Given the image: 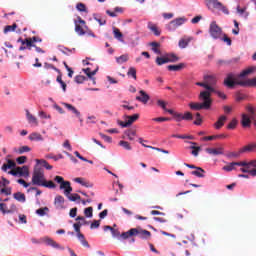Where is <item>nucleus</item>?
I'll list each match as a JSON object with an SVG mask.
<instances>
[{
  "instance_id": "nucleus-1",
  "label": "nucleus",
  "mask_w": 256,
  "mask_h": 256,
  "mask_svg": "<svg viewBox=\"0 0 256 256\" xmlns=\"http://www.w3.org/2000/svg\"><path fill=\"white\" fill-rule=\"evenodd\" d=\"M251 73H255V67L253 66L243 70L238 75L233 72H230L224 79V85L225 87H228V89H234L235 85H240L241 87H247V85H250L251 87H255L256 77L249 79L248 81L239 80L244 79V77H247V75H251Z\"/></svg>"
},
{
  "instance_id": "nucleus-2",
  "label": "nucleus",
  "mask_w": 256,
  "mask_h": 256,
  "mask_svg": "<svg viewBox=\"0 0 256 256\" xmlns=\"http://www.w3.org/2000/svg\"><path fill=\"white\" fill-rule=\"evenodd\" d=\"M36 163L37 164L34 167V172L32 176V185H38L39 187H41L43 181H45V170L43 169V167L48 171H51V169H53V166L49 165V163L43 159H36Z\"/></svg>"
},
{
  "instance_id": "nucleus-3",
  "label": "nucleus",
  "mask_w": 256,
  "mask_h": 256,
  "mask_svg": "<svg viewBox=\"0 0 256 256\" xmlns=\"http://www.w3.org/2000/svg\"><path fill=\"white\" fill-rule=\"evenodd\" d=\"M199 99L200 101H202V103L191 102L189 104V107L190 109H192V111H201V109H211L213 100L209 98V92H201L199 95Z\"/></svg>"
},
{
  "instance_id": "nucleus-4",
  "label": "nucleus",
  "mask_w": 256,
  "mask_h": 256,
  "mask_svg": "<svg viewBox=\"0 0 256 256\" xmlns=\"http://www.w3.org/2000/svg\"><path fill=\"white\" fill-rule=\"evenodd\" d=\"M111 235L119 241H125L127 239H130L133 236H137L138 234V229L137 228H132L128 230L127 232H119V230H111Z\"/></svg>"
},
{
  "instance_id": "nucleus-5",
  "label": "nucleus",
  "mask_w": 256,
  "mask_h": 256,
  "mask_svg": "<svg viewBox=\"0 0 256 256\" xmlns=\"http://www.w3.org/2000/svg\"><path fill=\"white\" fill-rule=\"evenodd\" d=\"M246 111L250 116L247 114H242L241 125L242 127H251V121L255 119V107L248 104L246 106Z\"/></svg>"
},
{
  "instance_id": "nucleus-6",
  "label": "nucleus",
  "mask_w": 256,
  "mask_h": 256,
  "mask_svg": "<svg viewBox=\"0 0 256 256\" xmlns=\"http://www.w3.org/2000/svg\"><path fill=\"white\" fill-rule=\"evenodd\" d=\"M205 3L208 9H217L218 11H222L224 15H229V9L223 3L219 2V0H205Z\"/></svg>"
},
{
  "instance_id": "nucleus-7",
  "label": "nucleus",
  "mask_w": 256,
  "mask_h": 256,
  "mask_svg": "<svg viewBox=\"0 0 256 256\" xmlns=\"http://www.w3.org/2000/svg\"><path fill=\"white\" fill-rule=\"evenodd\" d=\"M54 181L59 185L60 191H64V193H71L73 191L71 182L65 181L63 176H55Z\"/></svg>"
},
{
  "instance_id": "nucleus-8",
  "label": "nucleus",
  "mask_w": 256,
  "mask_h": 256,
  "mask_svg": "<svg viewBox=\"0 0 256 256\" xmlns=\"http://www.w3.org/2000/svg\"><path fill=\"white\" fill-rule=\"evenodd\" d=\"M185 23H187V18L185 17H179L176 18L172 21H170L167 25H166V29L167 31H177L178 27H181V25H185Z\"/></svg>"
},
{
  "instance_id": "nucleus-9",
  "label": "nucleus",
  "mask_w": 256,
  "mask_h": 256,
  "mask_svg": "<svg viewBox=\"0 0 256 256\" xmlns=\"http://www.w3.org/2000/svg\"><path fill=\"white\" fill-rule=\"evenodd\" d=\"M209 34L212 39H221V36L223 35V29L217 25V22L213 21L209 27Z\"/></svg>"
},
{
  "instance_id": "nucleus-10",
  "label": "nucleus",
  "mask_w": 256,
  "mask_h": 256,
  "mask_svg": "<svg viewBox=\"0 0 256 256\" xmlns=\"http://www.w3.org/2000/svg\"><path fill=\"white\" fill-rule=\"evenodd\" d=\"M125 119H126L125 122L118 120V125H120V127H122V128L131 127L133 125V123H135V121H137V119H139V114H134L132 116L125 115Z\"/></svg>"
},
{
  "instance_id": "nucleus-11",
  "label": "nucleus",
  "mask_w": 256,
  "mask_h": 256,
  "mask_svg": "<svg viewBox=\"0 0 256 256\" xmlns=\"http://www.w3.org/2000/svg\"><path fill=\"white\" fill-rule=\"evenodd\" d=\"M9 180L7 178H0V193H11V188L7 187Z\"/></svg>"
},
{
  "instance_id": "nucleus-12",
  "label": "nucleus",
  "mask_w": 256,
  "mask_h": 256,
  "mask_svg": "<svg viewBox=\"0 0 256 256\" xmlns=\"http://www.w3.org/2000/svg\"><path fill=\"white\" fill-rule=\"evenodd\" d=\"M43 241H45L44 243L46 246H51L58 250H64L63 246L59 245L58 242H56L55 240H53L51 238L45 237V238H43Z\"/></svg>"
},
{
  "instance_id": "nucleus-13",
  "label": "nucleus",
  "mask_w": 256,
  "mask_h": 256,
  "mask_svg": "<svg viewBox=\"0 0 256 256\" xmlns=\"http://www.w3.org/2000/svg\"><path fill=\"white\" fill-rule=\"evenodd\" d=\"M62 105L65 107V109H67V111H70V113H73V115H75V117H81V112L79 110H77V108H75V106L67 103V102H62Z\"/></svg>"
},
{
  "instance_id": "nucleus-14",
  "label": "nucleus",
  "mask_w": 256,
  "mask_h": 256,
  "mask_svg": "<svg viewBox=\"0 0 256 256\" xmlns=\"http://www.w3.org/2000/svg\"><path fill=\"white\" fill-rule=\"evenodd\" d=\"M16 171L18 172V177H24L25 179H27V177H29V167L28 166L16 167Z\"/></svg>"
},
{
  "instance_id": "nucleus-15",
  "label": "nucleus",
  "mask_w": 256,
  "mask_h": 256,
  "mask_svg": "<svg viewBox=\"0 0 256 256\" xmlns=\"http://www.w3.org/2000/svg\"><path fill=\"white\" fill-rule=\"evenodd\" d=\"M54 207L57 210H63L64 209V197L63 196H56L54 198Z\"/></svg>"
},
{
  "instance_id": "nucleus-16",
  "label": "nucleus",
  "mask_w": 256,
  "mask_h": 256,
  "mask_svg": "<svg viewBox=\"0 0 256 256\" xmlns=\"http://www.w3.org/2000/svg\"><path fill=\"white\" fill-rule=\"evenodd\" d=\"M17 168V164L15 163V161L8 159L7 163H4L1 167L2 171H4L5 173H7L8 169H16Z\"/></svg>"
},
{
  "instance_id": "nucleus-17",
  "label": "nucleus",
  "mask_w": 256,
  "mask_h": 256,
  "mask_svg": "<svg viewBox=\"0 0 256 256\" xmlns=\"http://www.w3.org/2000/svg\"><path fill=\"white\" fill-rule=\"evenodd\" d=\"M0 211L2 214H11L14 213V211H17V208L15 205H12V208L10 210H7V204L5 203H0Z\"/></svg>"
},
{
  "instance_id": "nucleus-18",
  "label": "nucleus",
  "mask_w": 256,
  "mask_h": 256,
  "mask_svg": "<svg viewBox=\"0 0 256 256\" xmlns=\"http://www.w3.org/2000/svg\"><path fill=\"white\" fill-rule=\"evenodd\" d=\"M17 43H21V45H26L28 51H31V47H35V44H33L31 40H29V38H18Z\"/></svg>"
},
{
  "instance_id": "nucleus-19",
  "label": "nucleus",
  "mask_w": 256,
  "mask_h": 256,
  "mask_svg": "<svg viewBox=\"0 0 256 256\" xmlns=\"http://www.w3.org/2000/svg\"><path fill=\"white\" fill-rule=\"evenodd\" d=\"M206 153L209 155H223V148H206Z\"/></svg>"
},
{
  "instance_id": "nucleus-20",
  "label": "nucleus",
  "mask_w": 256,
  "mask_h": 256,
  "mask_svg": "<svg viewBox=\"0 0 256 256\" xmlns=\"http://www.w3.org/2000/svg\"><path fill=\"white\" fill-rule=\"evenodd\" d=\"M139 93L141 96H137L136 101H140V103L146 104L149 101L150 97L143 90H140Z\"/></svg>"
},
{
  "instance_id": "nucleus-21",
  "label": "nucleus",
  "mask_w": 256,
  "mask_h": 256,
  "mask_svg": "<svg viewBox=\"0 0 256 256\" xmlns=\"http://www.w3.org/2000/svg\"><path fill=\"white\" fill-rule=\"evenodd\" d=\"M26 118L30 125H39V122H37V118L33 116V114L29 112V110H26Z\"/></svg>"
},
{
  "instance_id": "nucleus-22",
  "label": "nucleus",
  "mask_w": 256,
  "mask_h": 256,
  "mask_svg": "<svg viewBox=\"0 0 256 256\" xmlns=\"http://www.w3.org/2000/svg\"><path fill=\"white\" fill-rule=\"evenodd\" d=\"M191 175H194L195 177H199V179L205 178V170L201 167H198L196 170L191 172Z\"/></svg>"
},
{
  "instance_id": "nucleus-23",
  "label": "nucleus",
  "mask_w": 256,
  "mask_h": 256,
  "mask_svg": "<svg viewBox=\"0 0 256 256\" xmlns=\"http://www.w3.org/2000/svg\"><path fill=\"white\" fill-rule=\"evenodd\" d=\"M113 34L114 38L120 41V43H125V40H123V33H121V30H119V28H114Z\"/></svg>"
},
{
  "instance_id": "nucleus-24",
  "label": "nucleus",
  "mask_w": 256,
  "mask_h": 256,
  "mask_svg": "<svg viewBox=\"0 0 256 256\" xmlns=\"http://www.w3.org/2000/svg\"><path fill=\"white\" fill-rule=\"evenodd\" d=\"M256 149V143L255 144H249L247 146H244L240 149V153H251V151H255Z\"/></svg>"
},
{
  "instance_id": "nucleus-25",
  "label": "nucleus",
  "mask_w": 256,
  "mask_h": 256,
  "mask_svg": "<svg viewBox=\"0 0 256 256\" xmlns=\"http://www.w3.org/2000/svg\"><path fill=\"white\" fill-rule=\"evenodd\" d=\"M227 120V116L222 115L219 117L218 121L214 124L216 129H221Z\"/></svg>"
},
{
  "instance_id": "nucleus-26",
  "label": "nucleus",
  "mask_w": 256,
  "mask_h": 256,
  "mask_svg": "<svg viewBox=\"0 0 256 256\" xmlns=\"http://www.w3.org/2000/svg\"><path fill=\"white\" fill-rule=\"evenodd\" d=\"M40 187H46L47 189H56L57 184H55V182H53L51 180H49V181L44 180L42 182V185H40Z\"/></svg>"
},
{
  "instance_id": "nucleus-27",
  "label": "nucleus",
  "mask_w": 256,
  "mask_h": 256,
  "mask_svg": "<svg viewBox=\"0 0 256 256\" xmlns=\"http://www.w3.org/2000/svg\"><path fill=\"white\" fill-rule=\"evenodd\" d=\"M185 63H180L177 65H168L167 69L168 71H181V69H184Z\"/></svg>"
},
{
  "instance_id": "nucleus-28",
  "label": "nucleus",
  "mask_w": 256,
  "mask_h": 256,
  "mask_svg": "<svg viewBox=\"0 0 256 256\" xmlns=\"http://www.w3.org/2000/svg\"><path fill=\"white\" fill-rule=\"evenodd\" d=\"M136 235H138L140 239H149L151 237V232L147 230H138Z\"/></svg>"
},
{
  "instance_id": "nucleus-29",
  "label": "nucleus",
  "mask_w": 256,
  "mask_h": 256,
  "mask_svg": "<svg viewBox=\"0 0 256 256\" xmlns=\"http://www.w3.org/2000/svg\"><path fill=\"white\" fill-rule=\"evenodd\" d=\"M85 75H87L88 79H94L93 76L97 75L99 68H96L94 71H91V68L83 69Z\"/></svg>"
},
{
  "instance_id": "nucleus-30",
  "label": "nucleus",
  "mask_w": 256,
  "mask_h": 256,
  "mask_svg": "<svg viewBox=\"0 0 256 256\" xmlns=\"http://www.w3.org/2000/svg\"><path fill=\"white\" fill-rule=\"evenodd\" d=\"M128 61H129L128 54H123L119 57H116V63H118V65H123V63H127Z\"/></svg>"
},
{
  "instance_id": "nucleus-31",
  "label": "nucleus",
  "mask_w": 256,
  "mask_h": 256,
  "mask_svg": "<svg viewBox=\"0 0 256 256\" xmlns=\"http://www.w3.org/2000/svg\"><path fill=\"white\" fill-rule=\"evenodd\" d=\"M150 47H152V51L156 53V55H161V50L159 49L161 44L159 42H151Z\"/></svg>"
},
{
  "instance_id": "nucleus-32",
  "label": "nucleus",
  "mask_w": 256,
  "mask_h": 256,
  "mask_svg": "<svg viewBox=\"0 0 256 256\" xmlns=\"http://www.w3.org/2000/svg\"><path fill=\"white\" fill-rule=\"evenodd\" d=\"M148 29H150V31H152L156 37L161 35L159 28H157V26L153 25L151 22L148 23Z\"/></svg>"
},
{
  "instance_id": "nucleus-33",
  "label": "nucleus",
  "mask_w": 256,
  "mask_h": 256,
  "mask_svg": "<svg viewBox=\"0 0 256 256\" xmlns=\"http://www.w3.org/2000/svg\"><path fill=\"white\" fill-rule=\"evenodd\" d=\"M30 141H43V136L37 132L29 135Z\"/></svg>"
},
{
  "instance_id": "nucleus-34",
  "label": "nucleus",
  "mask_w": 256,
  "mask_h": 256,
  "mask_svg": "<svg viewBox=\"0 0 256 256\" xmlns=\"http://www.w3.org/2000/svg\"><path fill=\"white\" fill-rule=\"evenodd\" d=\"M239 58H233L230 60H218V65H231V63H237Z\"/></svg>"
},
{
  "instance_id": "nucleus-35",
  "label": "nucleus",
  "mask_w": 256,
  "mask_h": 256,
  "mask_svg": "<svg viewBox=\"0 0 256 256\" xmlns=\"http://www.w3.org/2000/svg\"><path fill=\"white\" fill-rule=\"evenodd\" d=\"M205 81H206V85H210V86H213L215 85V83H217V79H215V77L213 76H205L204 77Z\"/></svg>"
},
{
  "instance_id": "nucleus-36",
  "label": "nucleus",
  "mask_w": 256,
  "mask_h": 256,
  "mask_svg": "<svg viewBox=\"0 0 256 256\" xmlns=\"http://www.w3.org/2000/svg\"><path fill=\"white\" fill-rule=\"evenodd\" d=\"M15 29H17V24L14 23L13 25H7L5 26L3 33L7 35V33H13Z\"/></svg>"
},
{
  "instance_id": "nucleus-37",
  "label": "nucleus",
  "mask_w": 256,
  "mask_h": 256,
  "mask_svg": "<svg viewBox=\"0 0 256 256\" xmlns=\"http://www.w3.org/2000/svg\"><path fill=\"white\" fill-rule=\"evenodd\" d=\"M166 59L168 63H177V61H179V57L175 54H166Z\"/></svg>"
},
{
  "instance_id": "nucleus-38",
  "label": "nucleus",
  "mask_w": 256,
  "mask_h": 256,
  "mask_svg": "<svg viewBox=\"0 0 256 256\" xmlns=\"http://www.w3.org/2000/svg\"><path fill=\"white\" fill-rule=\"evenodd\" d=\"M205 89L206 91H202V93H208L209 99H211V93H215V94L217 93V89H215L213 86L209 84H207Z\"/></svg>"
},
{
  "instance_id": "nucleus-39",
  "label": "nucleus",
  "mask_w": 256,
  "mask_h": 256,
  "mask_svg": "<svg viewBox=\"0 0 256 256\" xmlns=\"http://www.w3.org/2000/svg\"><path fill=\"white\" fill-rule=\"evenodd\" d=\"M124 135L129 139V141H133V137L137 135V132H135V130H127L124 132Z\"/></svg>"
},
{
  "instance_id": "nucleus-40",
  "label": "nucleus",
  "mask_w": 256,
  "mask_h": 256,
  "mask_svg": "<svg viewBox=\"0 0 256 256\" xmlns=\"http://www.w3.org/2000/svg\"><path fill=\"white\" fill-rule=\"evenodd\" d=\"M65 196H67V198L72 202H75L81 199V197L78 194L67 193L65 194Z\"/></svg>"
},
{
  "instance_id": "nucleus-41",
  "label": "nucleus",
  "mask_w": 256,
  "mask_h": 256,
  "mask_svg": "<svg viewBox=\"0 0 256 256\" xmlns=\"http://www.w3.org/2000/svg\"><path fill=\"white\" fill-rule=\"evenodd\" d=\"M119 145H120V147H123V149H125L126 151H131V149H133V148L131 147V144H129V142L124 141V140H121V141L119 142Z\"/></svg>"
},
{
  "instance_id": "nucleus-42",
  "label": "nucleus",
  "mask_w": 256,
  "mask_h": 256,
  "mask_svg": "<svg viewBox=\"0 0 256 256\" xmlns=\"http://www.w3.org/2000/svg\"><path fill=\"white\" fill-rule=\"evenodd\" d=\"M189 43H191V38L188 40H185V39L179 40L178 45H179L180 49H185L187 47V45H189Z\"/></svg>"
},
{
  "instance_id": "nucleus-43",
  "label": "nucleus",
  "mask_w": 256,
  "mask_h": 256,
  "mask_svg": "<svg viewBox=\"0 0 256 256\" xmlns=\"http://www.w3.org/2000/svg\"><path fill=\"white\" fill-rule=\"evenodd\" d=\"M235 167H237V162H231L230 164L223 167L224 171H233L235 170Z\"/></svg>"
},
{
  "instance_id": "nucleus-44",
  "label": "nucleus",
  "mask_w": 256,
  "mask_h": 256,
  "mask_svg": "<svg viewBox=\"0 0 256 256\" xmlns=\"http://www.w3.org/2000/svg\"><path fill=\"white\" fill-rule=\"evenodd\" d=\"M128 77H132L133 79H137V70L134 67H130L127 72Z\"/></svg>"
},
{
  "instance_id": "nucleus-45",
  "label": "nucleus",
  "mask_w": 256,
  "mask_h": 256,
  "mask_svg": "<svg viewBox=\"0 0 256 256\" xmlns=\"http://www.w3.org/2000/svg\"><path fill=\"white\" fill-rule=\"evenodd\" d=\"M48 211L49 210L47 207L39 208L36 210V214L39 215L40 217H44L45 215H47Z\"/></svg>"
},
{
  "instance_id": "nucleus-46",
  "label": "nucleus",
  "mask_w": 256,
  "mask_h": 256,
  "mask_svg": "<svg viewBox=\"0 0 256 256\" xmlns=\"http://www.w3.org/2000/svg\"><path fill=\"white\" fill-rule=\"evenodd\" d=\"M241 150H239V152H229L228 154H227V157L229 158V159H238V157H241Z\"/></svg>"
},
{
  "instance_id": "nucleus-47",
  "label": "nucleus",
  "mask_w": 256,
  "mask_h": 256,
  "mask_svg": "<svg viewBox=\"0 0 256 256\" xmlns=\"http://www.w3.org/2000/svg\"><path fill=\"white\" fill-rule=\"evenodd\" d=\"M14 199L17 200L18 202L24 203L25 202V194L15 193Z\"/></svg>"
},
{
  "instance_id": "nucleus-48",
  "label": "nucleus",
  "mask_w": 256,
  "mask_h": 256,
  "mask_svg": "<svg viewBox=\"0 0 256 256\" xmlns=\"http://www.w3.org/2000/svg\"><path fill=\"white\" fill-rule=\"evenodd\" d=\"M246 8H241L240 6H237V13L239 15H244L245 19H247V17H249V12H245Z\"/></svg>"
},
{
  "instance_id": "nucleus-49",
  "label": "nucleus",
  "mask_w": 256,
  "mask_h": 256,
  "mask_svg": "<svg viewBox=\"0 0 256 256\" xmlns=\"http://www.w3.org/2000/svg\"><path fill=\"white\" fill-rule=\"evenodd\" d=\"M75 31L78 33V35H85V30H83L81 25L77 24V21H75Z\"/></svg>"
},
{
  "instance_id": "nucleus-50",
  "label": "nucleus",
  "mask_w": 256,
  "mask_h": 256,
  "mask_svg": "<svg viewBox=\"0 0 256 256\" xmlns=\"http://www.w3.org/2000/svg\"><path fill=\"white\" fill-rule=\"evenodd\" d=\"M157 65H165V63H169L167 60V56L165 57H157L156 58Z\"/></svg>"
},
{
  "instance_id": "nucleus-51",
  "label": "nucleus",
  "mask_w": 256,
  "mask_h": 256,
  "mask_svg": "<svg viewBox=\"0 0 256 256\" xmlns=\"http://www.w3.org/2000/svg\"><path fill=\"white\" fill-rule=\"evenodd\" d=\"M190 149H193L192 150V155H194V157H198L199 155V151H201V147L199 146H190Z\"/></svg>"
},
{
  "instance_id": "nucleus-52",
  "label": "nucleus",
  "mask_w": 256,
  "mask_h": 256,
  "mask_svg": "<svg viewBox=\"0 0 256 256\" xmlns=\"http://www.w3.org/2000/svg\"><path fill=\"white\" fill-rule=\"evenodd\" d=\"M87 81V77L83 76V75H77L75 77V83L81 84L83 82Z\"/></svg>"
},
{
  "instance_id": "nucleus-53",
  "label": "nucleus",
  "mask_w": 256,
  "mask_h": 256,
  "mask_svg": "<svg viewBox=\"0 0 256 256\" xmlns=\"http://www.w3.org/2000/svg\"><path fill=\"white\" fill-rule=\"evenodd\" d=\"M76 9L77 11H80V13H85V11H87V7L83 3H78Z\"/></svg>"
},
{
  "instance_id": "nucleus-54",
  "label": "nucleus",
  "mask_w": 256,
  "mask_h": 256,
  "mask_svg": "<svg viewBox=\"0 0 256 256\" xmlns=\"http://www.w3.org/2000/svg\"><path fill=\"white\" fill-rule=\"evenodd\" d=\"M44 68L45 69H53L54 71H56V73H61V70H59V68L53 66V64L44 63Z\"/></svg>"
},
{
  "instance_id": "nucleus-55",
  "label": "nucleus",
  "mask_w": 256,
  "mask_h": 256,
  "mask_svg": "<svg viewBox=\"0 0 256 256\" xmlns=\"http://www.w3.org/2000/svg\"><path fill=\"white\" fill-rule=\"evenodd\" d=\"M152 121H156V123H163L165 121H171V118H169V117H158V118H153Z\"/></svg>"
},
{
  "instance_id": "nucleus-56",
  "label": "nucleus",
  "mask_w": 256,
  "mask_h": 256,
  "mask_svg": "<svg viewBox=\"0 0 256 256\" xmlns=\"http://www.w3.org/2000/svg\"><path fill=\"white\" fill-rule=\"evenodd\" d=\"M222 41H224V43H226L228 45V47H231L232 45V41H231V38H229L227 36V34H224L222 38H220Z\"/></svg>"
},
{
  "instance_id": "nucleus-57",
  "label": "nucleus",
  "mask_w": 256,
  "mask_h": 256,
  "mask_svg": "<svg viewBox=\"0 0 256 256\" xmlns=\"http://www.w3.org/2000/svg\"><path fill=\"white\" fill-rule=\"evenodd\" d=\"M157 106L161 107V109H163V111H167V102H165L163 100H158Z\"/></svg>"
},
{
  "instance_id": "nucleus-58",
  "label": "nucleus",
  "mask_w": 256,
  "mask_h": 256,
  "mask_svg": "<svg viewBox=\"0 0 256 256\" xmlns=\"http://www.w3.org/2000/svg\"><path fill=\"white\" fill-rule=\"evenodd\" d=\"M31 151V148L29 146H22L19 148V154L23 155V153H29Z\"/></svg>"
},
{
  "instance_id": "nucleus-59",
  "label": "nucleus",
  "mask_w": 256,
  "mask_h": 256,
  "mask_svg": "<svg viewBox=\"0 0 256 256\" xmlns=\"http://www.w3.org/2000/svg\"><path fill=\"white\" fill-rule=\"evenodd\" d=\"M101 139H104L106 141V143H112L113 138H111V136H107L103 133H99Z\"/></svg>"
},
{
  "instance_id": "nucleus-60",
  "label": "nucleus",
  "mask_w": 256,
  "mask_h": 256,
  "mask_svg": "<svg viewBox=\"0 0 256 256\" xmlns=\"http://www.w3.org/2000/svg\"><path fill=\"white\" fill-rule=\"evenodd\" d=\"M192 119H193V114H191V112H186L183 115V120L184 121H192Z\"/></svg>"
},
{
  "instance_id": "nucleus-61",
  "label": "nucleus",
  "mask_w": 256,
  "mask_h": 256,
  "mask_svg": "<svg viewBox=\"0 0 256 256\" xmlns=\"http://www.w3.org/2000/svg\"><path fill=\"white\" fill-rule=\"evenodd\" d=\"M84 216L91 218L92 217V207L84 209Z\"/></svg>"
},
{
  "instance_id": "nucleus-62",
  "label": "nucleus",
  "mask_w": 256,
  "mask_h": 256,
  "mask_svg": "<svg viewBox=\"0 0 256 256\" xmlns=\"http://www.w3.org/2000/svg\"><path fill=\"white\" fill-rule=\"evenodd\" d=\"M25 161H27L26 156H20L16 159V162L18 163V165H23L25 163Z\"/></svg>"
},
{
  "instance_id": "nucleus-63",
  "label": "nucleus",
  "mask_w": 256,
  "mask_h": 256,
  "mask_svg": "<svg viewBox=\"0 0 256 256\" xmlns=\"http://www.w3.org/2000/svg\"><path fill=\"white\" fill-rule=\"evenodd\" d=\"M237 127V119H233L227 126L228 129H235Z\"/></svg>"
},
{
  "instance_id": "nucleus-64",
  "label": "nucleus",
  "mask_w": 256,
  "mask_h": 256,
  "mask_svg": "<svg viewBox=\"0 0 256 256\" xmlns=\"http://www.w3.org/2000/svg\"><path fill=\"white\" fill-rule=\"evenodd\" d=\"M202 122L203 120L201 119V114L196 113V120L194 121V125H201Z\"/></svg>"
}]
</instances>
